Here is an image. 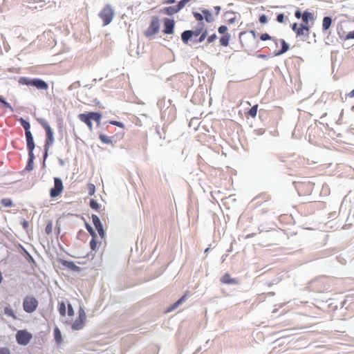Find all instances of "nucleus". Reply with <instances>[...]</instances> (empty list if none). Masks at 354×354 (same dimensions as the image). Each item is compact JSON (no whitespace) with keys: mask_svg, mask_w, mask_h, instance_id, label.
I'll list each match as a JSON object with an SVG mask.
<instances>
[{"mask_svg":"<svg viewBox=\"0 0 354 354\" xmlns=\"http://www.w3.org/2000/svg\"><path fill=\"white\" fill-rule=\"evenodd\" d=\"M87 236V234L82 230H80L79 232H78V234H77V238L79 239H82V236Z\"/></svg>","mask_w":354,"mask_h":354,"instance_id":"obj_61","label":"nucleus"},{"mask_svg":"<svg viewBox=\"0 0 354 354\" xmlns=\"http://www.w3.org/2000/svg\"><path fill=\"white\" fill-rule=\"evenodd\" d=\"M97 236H94V238H91V240L90 241L89 245L91 250L95 251L96 250L97 248Z\"/></svg>","mask_w":354,"mask_h":354,"instance_id":"obj_43","label":"nucleus"},{"mask_svg":"<svg viewBox=\"0 0 354 354\" xmlns=\"http://www.w3.org/2000/svg\"><path fill=\"white\" fill-rule=\"evenodd\" d=\"M86 319V313L83 308L80 307L78 312V317L73 323L71 328L73 330H79L83 328Z\"/></svg>","mask_w":354,"mask_h":354,"instance_id":"obj_8","label":"nucleus"},{"mask_svg":"<svg viewBox=\"0 0 354 354\" xmlns=\"http://www.w3.org/2000/svg\"><path fill=\"white\" fill-rule=\"evenodd\" d=\"M80 86H81L80 82V81H76V82H73L72 84H71L68 86V91H72L73 89L78 88Z\"/></svg>","mask_w":354,"mask_h":354,"instance_id":"obj_50","label":"nucleus"},{"mask_svg":"<svg viewBox=\"0 0 354 354\" xmlns=\"http://www.w3.org/2000/svg\"><path fill=\"white\" fill-rule=\"evenodd\" d=\"M26 139V145H27V150L28 152L31 153L34 152V149L35 148V144L34 142L33 136L31 132L25 133Z\"/></svg>","mask_w":354,"mask_h":354,"instance_id":"obj_15","label":"nucleus"},{"mask_svg":"<svg viewBox=\"0 0 354 354\" xmlns=\"http://www.w3.org/2000/svg\"><path fill=\"white\" fill-rule=\"evenodd\" d=\"M114 16L115 11L110 4H106L99 13V17L102 20L104 26L111 24Z\"/></svg>","mask_w":354,"mask_h":354,"instance_id":"obj_4","label":"nucleus"},{"mask_svg":"<svg viewBox=\"0 0 354 354\" xmlns=\"http://www.w3.org/2000/svg\"><path fill=\"white\" fill-rule=\"evenodd\" d=\"M38 122L41 125V127L44 129V130L46 131V140H45L44 146L43 162H42V166H43V167H46V160L47 159V158L48 156L49 149L53 145V143L55 142L54 132L46 120H44L43 118H40V119H38Z\"/></svg>","mask_w":354,"mask_h":354,"instance_id":"obj_1","label":"nucleus"},{"mask_svg":"<svg viewBox=\"0 0 354 354\" xmlns=\"http://www.w3.org/2000/svg\"><path fill=\"white\" fill-rule=\"evenodd\" d=\"M278 41H279L281 44V49L274 53V56L276 57L284 54L290 48V45L283 39H278Z\"/></svg>","mask_w":354,"mask_h":354,"instance_id":"obj_17","label":"nucleus"},{"mask_svg":"<svg viewBox=\"0 0 354 354\" xmlns=\"http://www.w3.org/2000/svg\"><path fill=\"white\" fill-rule=\"evenodd\" d=\"M203 14L204 19L207 23H212L214 21V18L212 16V13L210 10L207 9H203L201 10Z\"/></svg>","mask_w":354,"mask_h":354,"instance_id":"obj_26","label":"nucleus"},{"mask_svg":"<svg viewBox=\"0 0 354 354\" xmlns=\"http://www.w3.org/2000/svg\"><path fill=\"white\" fill-rule=\"evenodd\" d=\"M92 120L96 122L97 127L100 124V121L102 118V113L100 112L97 111H91Z\"/></svg>","mask_w":354,"mask_h":354,"instance_id":"obj_33","label":"nucleus"},{"mask_svg":"<svg viewBox=\"0 0 354 354\" xmlns=\"http://www.w3.org/2000/svg\"><path fill=\"white\" fill-rule=\"evenodd\" d=\"M176 2V0H163L162 1V4H167V5H169V4H174Z\"/></svg>","mask_w":354,"mask_h":354,"instance_id":"obj_62","label":"nucleus"},{"mask_svg":"<svg viewBox=\"0 0 354 354\" xmlns=\"http://www.w3.org/2000/svg\"><path fill=\"white\" fill-rule=\"evenodd\" d=\"M277 158L281 162L284 164V167L286 168H291L290 162L286 160V156L283 155H277Z\"/></svg>","mask_w":354,"mask_h":354,"instance_id":"obj_36","label":"nucleus"},{"mask_svg":"<svg viewBox=\"0 0 354 354\" xmlns=\"http://www.w3.org/2000/svg\"><path fill=\"white\" fill-rule=\"evenodd\" d=\"M0 203L1 205L6 207H12L13 205L12 201L8 198H2Z\"/></svg>","mask_w":354,"mask_h":354,"instance_id":"obj_41","label":"nucleus"},{"mask_svg":"<svg viewBox=\"0 0 354 354\" xmlns=\"http://www.w3.org/2000/svg\"><path fill=\"white\" fill-rule=\"evenodd\" d=\"M15 337L16 342L18 344L21 346H26L32 339V335L31 333L25 329L19 330L16 333Z\"/></svg>","mask_w":354,"mask_h":354,"instance_id":"obj_6","label":"nucleus"},{"mask_svg":"<svg viewBox=\"0 0 354 354\" xmlns=\"http://www.w3.org/2000/svg\"><path fill=\"white\" fill-rule=\"evenodd\" d=\"M99 138L104 144H111L113 142L111 138H110L103 133L99 134Z\"/></svg>","mask_w":354,"mask_h":354,"instance_id":"obj_35","label":"nucleus"},{"mask_svg":"<svg viewBox=\"0 0 354 354\" xmlns=\"http://www.w3.org/2000/svg\"><path fill=\"white\" fill-rule=\"evenodd\" d=\"M234 15L235 13L232 11H227L224 13V17L228 24H232L236 21V17Z\"/></svg>","mask_w":354,"mask_h":354,"instance_id":"obj_25","label":"nucleus"},{"mask_svg":"<svg viewBox=\"0 0 354 354\" xmlns=\"http://www.w3.org/2000/svg\"><path fill=\"white\" fill-rule=\"evenodd\" d=\"M179 9L176 5L165 7L160 10V13L168 16H172L179 12Z\"/></svg>","mask_w":354,"mask_h":354,"instance_id":"obj_16","label":"nucleus"},{"mask_svg":"<svg viewBox=\"0 0 354 354\" xmlns=\"http://www.w3.org/2000/svg\"><path fill=\"white\" fill-rule=\"evenodd\" d=\"M4 313L9 316V317H12L13 319H17V317L14 313V310H12V308L10 307V306H6L4 308Z\"/></svg>","mask_w":354,"mask_h":354,"instance_id":"obj_37","label":"nucleus"},{"mask_svg":"<svg viewBox=\"0 0 354 354\" xmlns=\"http://www.w3.org/2000/svg\"><path fill=\"white\" fill-rule=\"evenodd\" d=\"M354 39V30L348 32L345 37V39Z\"/></svg>","mask_w":354,"mask_h":354,"instance_id":"obj_59","label":"nucleus"},{"mask_svg":"<svg viewBox=\"0 0 354 354\" xmlns=\"http://www.w3.org/2000/svg\"><path fill=\"white\" fill-rule=\"evenodd\" d=\"M28 158L26 166L25 167V169L28 171H32L34 168V160L35 159V156L34 154V152L29 153L28 152Z\"/></svg>","mask_w":354,"mask_h":354,"instance_id":"obj_20","label":"nucleus"},{"mask_svg":"<svg viewBox=\"0 0 354 354\" xmlns=\"http://www.w3.org/2000/svg\"><path fill=\"white\" fill-rule=\"evenodd\" d=\"M109 123L110 124H112V125H114V126H116V127H120V128H122L124 129V124L123 122H120V121H117V120H110L109 122Z\"/></svg>","mask_w":354,"mask_h":354,"instance_id":"obj_49","label":"nucleus"},{"mask_svg":"<svg viewBox=\"0 0 354 354\" xmlns=\"http://www.w3.org/2000/svg\"><path fill=\"white\" fill-rule=\"evenodd\" d=\"M208 35V30L207 28H205L203 32L202 33H201L198 36L199 37L198 39H194L192 40V41L194 43H196V44H198V43H201L202 41H203L205 38L207 37Z\"/></svg>","mask_w":354,"mask_h":354,"instance_id":"obj_32","label":"nucleus"},{"mask_svg":"<svg viewBox=\"0 0 354 354\" xmlns=\"http://www.w3.org/2000/svg\"><path fill=\"white\" fill-rule=\"evenodd\" d=\"M284 18H285V15L283 13H279L277 15V19L276 20L279 22V23H283L284 21Z\"/></svg>","mask_w":354,"mask_h":354,"instance_id":"obj_56","label":"nucleus"},{"mask_svg":"<svg viewBox=\"0 0 354 354\" xmlns=\"http://www.w3.org/2000/svg\"><path fill=\"white\" fill-rule=\"evenodd\" d=\"M227 27L225 25H221L218 28V33L223 35L227 33Z\"/></svg>","mask_w":354,"mask_h":354,"instance_id":"obj_52","label":"nucleus"},{"mask_svg":"<svg viewBox=\"0 0 354 354\" xmlns=\"http://www.w3.org/2000/svg\"><path fill=\"white\" fill-rule=\"evenodd\" d=\"M52 232H53V222H52V221H48L46 224V228H45V232L47 234H50L52 233Z\"/></svg>","mask_w":354,"mask_h":354,"instance_id":"obj_46","label":"nucleus"},{"mask_svg":"<svg viewBox=\"0 0 354 354\" xmlns=\"http://www.w3.org/2000/svg\"><path fill=\"white\" fill-rule=\"evenodd\" d=\"M204 22L197 23L194 30H191L194 37H198L205 30Z\"/></svg>","mask_w":354,"mask_h":354,"instance_id":"obj_24","label":"nucleus"},{"mask_svg":"<svg viewBox=\"0 0 354 354\" xmlns=\"http://www.w3.org/2000/svg\"><path fill=\"white\" fill-rule=\"evenodd\" d=\"M291 28L295 32L297 31V30L299 28L298 24L297 23H293L291 25Z\"/></svg>","mask_w":354,"mask_h":354,"instance_id":"obj_63","label":"nucleus"},{"mask_svg":"<svg viewBox=\"0 0 354 354\" xmlns=\"http://www.w3.org/2000/svg\"><path fill=\"white\" fill-rule=\"evenodd\" d=\"M10 350L7 347L0 348V354H10Z\"/></svg>","mask_w":354,"mask_h":354,"instance_id":"obj_57","label":"nucleus"},{"mask_svg":"<svg viewBox=\"0 0 354 354\" xmlns=\"http://www.w3.org/2000/svg\"><path fill=\"white\" fill-rule=\"evenodd\" d=\"M221 282L225 284H238L239 280L236 278H232L229 273H225L221 278Z\"/></svg>","mask_w":354,"mask_h":354,"instance_id":"obj_18","label":"nucleus"},{"mask_svg":"<svg viewBox=\"0 0 354 354\" xmlns=\"http://www.w3.org/2000/svg\"><path fill=\"white\" fill-rule=\"evenodd\" d=\"M60 263L67 268L68 269L73 271V272H80L82 268L77 266L75 265V263L72 261H68L65 259H60L59 261Z\"/></svg>","mask_w":354,"mask_h":354,"instance_id":"obj_14","label":"nucleus"},{"mask_svg":"<svg viewBox=\"0 0 354 354\" xmlns=\"http://www.w3.org/2000/svg\"><path fill=\"white\" fill-rule=\"evenodd\" d=\"M175 21L173 19H163V30L162 32L167 35H171L174 32Z\"/></svg>","mask_w":354,"mask_h":354,"instance_id":"obj_12","label":"nucleus"},{"mask_svg":"<svg viewBox=\"0 0 354 354\" xmlns=\"http://www.w3.org/2000/svg\"><path fill=\"white\" fill-rule=\"evenodd\" d=\"M193 16L198 21V23L203 22L204 17L203 13H200L198 12H193Z\"/></svg>","mask_w":354,"mask_h":354,"instance_id":"obj_44","label":"nucleus"},{"mask_svg":"<svg viewBox=\"0 0 354 354\" xmlns=\"http://www.w3.org/2000/svg\"><path fill=\"white\" fill-rule=\"evenodd\" d=\"M216 38H217V35L216 33H214V34L208 36L207 38V44L212 43L213 41H214L216 39Z\"/></svg>","mask_w":354,"mask_h":354,"instance_id":"obj_53","label":"nucleus"},{"mask_svg":"<svg viewBox=\"0 0 354 354\" xmlns=\"http://www.w3.org/2000/svg\"><path fill=\"white\" fill-rule=\"evenodd\" d=\"M91 218H92L93 225H94L95 230L97 231L99 236L102 239H104L105 237L106 232L103 228L102 223L99 216H97L96 214H92Z\"/></svg>","mask_w":354,"mask_h":354,"instance_id":"obj_11","label":"nucleus"},{"mask_svg":"<svg viewBox=\"0 0 354 354\" xmlns=\"http://www.w3.org/2000/svg\"><path fill=\"white\" fill-rule=\"evenodd\" d=\"M160 29L159 17L153 16L149 27L145 30L144 35L149 38L158 32Z\"/></svg>","mask_w":354,"mask_h":354,"instance_id":"obj_7","label":"nucleus"},{"mask_svg":"<svg viewBox=\"0 0 354 354\" xmlns=\"http://www.w3.org/2000/svg\"><path fill=\"white\" fill-rule=\"evenodd\" d=\"M53 333L55 341L56 342L57 344H60L62 342V336L60 330L57 327H55L54 328Z\"/></svg>","mask_w":354,"mask_h":354,"instance_id":"obj_30","label":"nucleus"},{"mask_svg":"<svg viewBox=\"0 0 354 354\" xmlns=\"http://www.w3.org/2000/svg\"><path fill=\"white\" fill-rule=\"evenodd\" d=\"M78 118L81 122L85 123L87 125V127H88L90 131H92V129H93L92 120H92L91 111L79 114Z\"/></svg>","mask_w":354,"mask_h":354,"instance_id":"obj_13","label":"nucleus"},{"mask_svg":"<svg viewBox=\"0 0 354 354\" xmlns=\"http://www.w3.org/2000/svg\"><path fill=\"white\" fill-rule=\"evenodd\" d=\"M187 299V295H183L180 299H178L176 302L172 304L167 309V312H171L175 309H176L180 305L183 304Z\"/></svg>","mask_w":354,"mask_h":354,"instance_id":"obj_23","label":"nucleus"},{"mask_svg":"<svg viewBox=\"0 0 354 354\" xmlns=\"http://www.w3.org/2000/svg\"><path fill=\"white\" fill-rule=\"evenodd\" d=\"M67 314L69 317H72L74 315V309L71 303L68 302L67 304Z\"/></svg>","mask_w":354,"mask_h":354,"instance_id":"obj_51","label":"nucleus"},{"mask_svg":"<svg viewBox=\"0 0 354 354\" xmlns=\"http://www.w3.org/2000/svg\"><path fill=\"white\" fill-rule=\"evenodd\" d=\"M258 110V104H255L252 106L249 111H248V113L249 115H250L252 118L256 117Z\"/></svg>","mask_w":354,"mask_h":354,"instance_id":"obj_42","label":"nucleus"},{"mask_svg":"<svg viewBox=\"0 0 354 354\" xmlns=\"http://www.w3.org/2000/svg\"><path fill=\"white\" fill-rule=\"evenodd\" d=\"M58 310L62 316H65L66 313V304L64 301H59L58 304Z\"/></svg>","mask_w":354,"mask_h":354,"instance_id":"obj_34","label":"nucleus"},{"mask_svg":"<svg viewBox=\"0 0 354 354\" xmlns=\"http://www.w3.org/2000/svg\"><path fill=\"white\" fill-rule=\"evenodd\" d=\"M89 206L91 209L98 211L100 208V205L95 199L91 198L89 201Z\"/></svg>","mask_w":354,"mask_h":354,"instance_id":"obj_39","label":"nucleus"},{"mask_svg":"<svg viewBox=\"0 0 354 354\" xmlns=\"http://www.w3.org/2000/svg\"><path fill=\"white\" fill-rule=\"evenodd\" d=\"M191 1L192 0H180L178 1L176 6L179 10H181L185 6V5Z\"/></svg>","mask_w":354,"mask_h":354,"instance_id":"obj_48","label":"nucleus"},{"mask_svg":"<svg viewBox=\"0 0 354 354\" xmlns=\"http://www.w3.org/2000/svg\"><path fill=\"white\" fill-rule=\"evenodd\" d=\"M38 301L33 296H26L23 301V308L27 313L35 312L38 306Z\"/></svg>","mask_w":354,"mask_h":354,"instance_id":"obj_5","label":"nucleus"},{"mask_svg":"<svg viewBox=\"0 0 354 354\" xmlns=\"http://www.w3.org/2000/svg\"><path fill=\"white\" fill-rule=\"evenodd\" d=\"M214 10H215L216 15H219V12H220V11H221V6H214Z\"/></svg>","mask_w":354,"mask_h":354,"instance_id":"obj_64","label":"nucleus"},{"mask_svg":"<svg viewBox=\"0 0 354 354\" xmlns=\"http://www.w3.org/2000/svg\"><path fill=\"white\" fill-rule=\"evenodd\" d=\"M191 1L192 0H180L178 1L176 6L179 10H181L185 6V5Z\"/></svg>","mask_w":354,"mask_h":354,"instance_id":"obj_47","label":"nucleus"},{"mask_svg":"<svg viewBox=\"0 0 354 354\" xmlns=\"http://www.w3.org/2000/svg\"><path fill=\"white\" fill-rule=\"evenodd\" d=\"M20 124L25 130V133H30V122L23 118H20L19 120Z\"/></svg>","mask_w":354,"mask_h":354,"instance_id":"obj_28","label":"nucleus"},{"mask_svg":"<svg viewBox=\"0 0 354 354\" xmlns=\"http://www.w3.org/2000/svg\"><path fill=\"white\" fill-rule=\"evenodd\" d=\"M231 38V35L230 33H226L222 35L220 38V44L222 46H227L229 44L230 39Z\"/></svg>","mask_w":354,"mask_h":354,"instance_id":"obj_29","label":"nucleus"},{"mask_svg":"<svg viewBox=\"0 0 354 354\" xmlns=\"http://www.w3.org/2000/svg\"><path fill=\"white\" fill-rule=\"evenodd\" d=\"M84 225L86 229V230L88 232L91 237L94 238V236H97V234L94 229L92 227V226L87 223L86 221L84 222Z\"/></svg>","mask_w":354,"mask_h":354,"instance_id":"obj_38","label":"nucleus"},{"mask_svg":"<svg viewBox=\"0 0 354 354\" xmlns=\"http://www.w3.org/2000/svg\"><path fill=\"white\" fill-rule=\"evenodd\" d=\"M332 23H333L332 17H330V16H325L323 18V20H322V32H323V33L324 35H329L330 31H328V30H329L330 27L331 26ZM325 44L326 45H329L330 44V42H329V35H328L326 37Z\"/></svg>","mask_w":354,"mask_h":354,"instance_id":"obj_10","label":"nucleus"},{"mask_svg":"<svg viewBox=\"0 0 354 354\" xmlns=\"http://www.w3.org/2000/svg\"><path fill=\"white\" fill-rule=\"evenodd\" d=\"M23 254L26 259V261L34 266H37L36 261H35L34 258L32 257V255L24 248L21 247Z\"/></svg>","mask_w":354,"mask_h":354,"instance_id":"obj_27","label":"nucleus"},{"mask_svg":"<svg viewBox=\"0 0 354 354\" xmlns=\"http://www.w3.org/2000/svg\"><path fill=\"white\" fill-rule=\"evenodd\" d=\"M19 83L22 85L35 87L39 90H47L48 88V83L40 78L21 77L19 80Z\"/></svg>","mask_w":354,"mask_h":354,"instance_id":"obj_2","label":"nucleus"},{"mask_svg":"<svg viewBox=\"0 0 354 354\" xmlns=\"http://www.w3.org/2000/svg\"><path fill=\"white\" fill-rule=\"evenodd\" d=\"M0 103H1L4 107L10 109L12 112L14 111V109H13L12 106H11V104L9 102H8L5 100V98L1 95H0Z\"/></svg>","mask_w":354,"mask_h":354,"instance_id":"obj_40","label":"nucleus"},{"mask_svg":"<svg viewBox=\"0 0 354 354\" xmlns=\"http://www.w3.org/2000/svg\"><path fill=\"white\" fill-rule=\"evenodd\" d=\"M21 226L24 228V230H27L29 226L28 221H27L26 220H24L23 221H21Z\"/></svg>","mask_w":354,"mask_h":354,"instance_id":"obj_60","label":"nucleus"},{"mask_svg":"<svg viewBox=\"0 0 354 354\" xmlns=\"http://www.w3.org/2000/svg\"><path fill=\"white\" fill-rule=\"evenodd\" d=\"M259 21L262 24H266L268 21L267 16L265 14L261 15L259 17Z\"/></svg>","mask_w":354,"mask_h":354,"instance_id":"obj_54","label":"nucleus"},{"mask_svg":"<svg viewBox=\"0 0 354 354\" xmlns=\"http://www.w3.org/2000/svg\"><path fill=\"white\" fill-rule=\"evenodd\" d=\"M313 19H314L313 13H312V12H309L308 10H304V16L301 19L302 21L300 24V25H303L304 26H309L308 25L309 21L313 20Z\"/></svg>","mask_w":354,"mask_h":354,"instance_id":"obj_21","label":"nucleus"},{"mask_svg":"<svg viewBox=\"0 0 354 354\" xmlns=\"http://www.w3.org/2000/svg\"><path fill=\"white\" fill-rule=\"evenodd\" d=\"M54 186L50 189V196L55 198L62 192L64 186L62 180L59 177H54Z\"/></svg>","mask_w":354,"mask_h":354,"instance_id":"obj_9","label":"nucleus"},{"mask_svg":"<svg viewBox=\"0 0 354 354\" xmlns=\"http://www.w3.org/2000/svg\"><path fill=\"white\" fill-rule=\"evenodd\" d=\"M194 37L191 30H184L181 33V40L185 44H187L192 38Z\"/></svg>","mask_w":354,"mask_h":354,"instance_id":"obj_22","label":"nucleus"},{"mask_svg":"<svg viewBox=\"0 0 354 354\" xmlns=\"http://www.w3.org/2000/svg\"><path fill=\"white\" fill-rule=\"evenodd\" d=\"M260 39L261 41L272 40L274 42L275 46H278V39L271 37L268 33L265 32L260 35Z\"/></svg>","mask_w":354,"mask_h":354,"instance_id":"obj_31","label":"nucleus"},{"mask_svg":"<svg viewBox=\"0 0 354 354\" xmlns=\"http://www.w3.org/2000/svg\"><path fill=\"white\" fill-rule=\"evenodd\" d=\"M304 11L303 12H301V10L299 9H298L295 12V17L297 19H302L304 17Z\"/></svg>","mask_w":354,"mask_h":354,"instance_id":"obj_55","label":"nucleus"},{"mask_svg":"<svg viewBox=\"0 0 354 354\" xmlns=\"http://www.w3.org/2000/svg\"><path fill=\"white\" fill-rule=\"evenodd\" d=\"M248 34L250 35V39L252 43L253 44H254L256 43V40H257L256 31L254 30H251L248 32Z\"/></svg>","mask_w":354,"mask_h":354,"instance_id":"obj_45","label":"nucleus"},{"mask_svg":"<svg viewBox=\"0 0 354 354\" xmlns=\"http://www.w3.org/2000/svg\"><path fill=\"white\" fill-rule=\"evenodd\" d=\"M297 37L304 36L308 37L310 34V26H303L299 24V28L295 32Z\"/></svg>","mask_w":354,"mask_h":354,"instance_id":"obj_19","label":"nucleus"},{"mask_svg":"<svg viewBox=\"0 0 354 354\" xmlns=\"http://www.w3.org/2000/svg\"><path fill=\"white\" fill-rule=\"evenodd\" d=\"M95 187L94 185L93 184H90L89 185V188H88V194L90 196H92L95 194Z\"/></svg>","mask_w":354,"mask_h":354,"instance_id":"obj_58","label":"nucleus"},{"mask_svg":"<svg viewBox=\"0 0 354 354\" xmlns=\"http://www.w3.org/2000/svg\"><path fill=\"white\" fill-rule=\"evenodd\" d=\"M239 41L244 48L245 51H252L259 46V41L256 40V43L253 44L250 39V35L248 32L243 31L239 33Z\"/></svg>","mask_w":354,"mask_h":354,"instance_id":"obj_3","label":"nucleus"}]
</instances>
